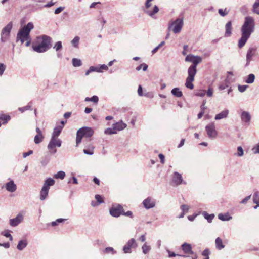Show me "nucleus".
<instances>
[{
    "instance_id": "obj_1",
    "label": "nucleus",
    "mask_w": 259,
    "mask_h": 259,
    "mask_svg": "<svg viewBox=\"0 0 259 259\" xmlns=\"http://www.w3.org/2000/svg\"><path fill=\"white\" fill-rule=\"evenodd\" d=\"M254 19L251 16L245 18V21L241 27V37L238 41V47L242 48L246 44L252 33L254 31Z\"/></svg>"
},
{
    "instance_id": "obj_2",
    "label": "nucleus",
    "mask_w": 259,
    "mask_h": 259,
    "mask_svg": "<svg viewBox=\"0 0 259 259\" xmlns=\"http://www.w3.org/2000/svg\"><path fill=\"white\" fill-rule=\"evenodd\" d=\"M51 38L46 35L37 37L36 42L32 44V49L38 53L45 52L51 48Z\"/></svg>"
},
{
    "instance_id": "obj_3",
    "label": "nucleus",
    "mask_w": 259,
    "mask_h": 259,
    "mask_svg": "<svg viewBox=\"0 0 259 259\" xmlns=\"http://www.w3.org/2000/svg\"><path fill=\"white\" fill-rule=\"evenodd\" d=\"M34 27L32 22H29L26 26L21 29L17 35V41L20 40L21 44L24 43L26 39L30 37V32Z\"/></svg>"
},
{
    "instance_id": "obj_4",
    "label": "nucleus",
    "mask_w": 259,
    "mask_h": 259,
    "mask_svg": "<svg viewBox=\"0 0 259 259\" xmlns=\"http://www.w3.org/2000/svg\"><path fill=\"white\" fill-rule=\"evenodd\" d=\"M94 134V130L89 127H83L79 128L76 134V146L81 142L82 137L90 138Z\"/></svg>"
},
{
    "instance_id": "obj_5",
    "label": "nucleus",
    "mask_w": 259,
    "mask_h": 259,
    "mask_svg": "<svg viewBox=\"0 0 259 259\" xmlns=\"http://www.w3.org/2000/svg\"><path fill=\"white\" fill-rule=\"evenodd\" d=\"M183 19L182 18H178L175 21L171 20L168 23V29L177 34L180 32L183 26Z\"/></svg>"
},
{
    "instance_id": "obj_6",
    "label": "nucleus",
    "mask_w": 259,
    "mask_h": 259,
    "mask_svg": "<svg viewBox=\"0 0 259 259\" xmlns=\"http://www.w3.org/2000/svg\"><path fill=\"white\" fill-rule=\"evenodd\" d=\"M185 61L190 62L193 63L192 65L188 68V71L197 72V66L202 61V58L200 56L190 54L186 56Z\"/></svg>"
},
{
    "instance_id": "obj_7",
    "label": "nucleus",
    "mask_w": 259,
    "mask_h": 259,
    "mask_svg": "<svg viewBox=\"0 0 259 259\" xmlns=\"http://www.w3.org/2000/svg\"><path fill=\"white\" fill-rule=\"evenodd\" d=\"M62 141L59 138L51 137V140L47 146L48 149L52 154H55L57 152L56 147L61 146Z\"/></svg>"
},
{
    "instance_id": "obj_8",
    "label": "nucleus",
    "mask_w": 259,
    "mask_h": 259,
    "mask_svg": "<svg viewBox=\"0 0 259 259\" xmlns=\"http://www.w3.org/2000/svg\"><path fill=\"white\" fill-rule=\"evenodd\" d=\"M12 28V23H8L2 30L1 32V41L5 42L7 41L10 38V34Z\"/></svg>"
},
{
    "instance_id": "obj_9",
    "label": "nucleus",
    "mask_w": 259,
    "mask_h": 259,
    "mask_svg": "<svg viewBox=\"0 0 259 259\" xmlns=\"http://www.w3.org/2000/svg\"><path fill=\"white\" fill-rule=\"evenodd\" d=\"M207 136L211 139H214L218 136V132L215 130V125L214 122H211L207 125L205 127Z\"/></svg>"
},
{
    "instance_id": "obj_10",
    "label": "nucleus",
    "mask_w": 259,
    "mask_h": 259,
    "mask_svg": "<svg viewBox=\"0 0 259 259\" xmlns=\"http://www.w3.org/2000/svg\"><path fill=\"white\" fill-rule=\"evenodd\" d=\"M123 208L120 204L113 205L110 209V214L112 217L118 218L123 213Z\"/></svg>"
},
{
    "instance_id": "obj_11",
    "label": "nucleus",
    "mask_w": 259,
    "mask_h": 259,
    "mask_svg": "<svg viewBox=\"0 0 259 259\" xmlns=\"http://www.w3.org/2000/svg\"><path fill=\"white\" fill-rule=\"evenodd\" d=\"M138 246L136 240L134 238L130 239L123 247L124 253H131L132 248H136Z\"/></svg>"
},
{
    "instance_id": "obj_12",
    "label": "nucleus",
    "mask_w": 259,
    "mask_h": 259,
    "mask_svg": "<svg viewBox=\"0 0 259 259\" xmlns=\"http://www.w3.org/2000/svg\"><path fill=\"white\" fill-rule=\"evenodd\" d=\"M196 74V72L188 71V76L186 80L185 86L186 88L192 90L194 89L193 81L194 80V77Z\"/></svg>"
},
{
    "instance_id": "obj_13",
    "label": "nucleus",
    "mask_w": 259,
    "mask_h": 259,
    "mask_svg": "<svg viewBox=\"0 0 259 259\" xmlns=\"http://www.w3.org/2000/svg\"><path fill=\"white\" fill-rule=\"evenodd\" d=\"M172 182L175 186H179L182 184H186V183L183 181L182 175L178 172L174 173Z\"/></svg>"
},
{
    "instance_id": "obj_14",
    "label": "nucleus",
    "mask_w": 259,
    "mask_h": 259,
    "mask_svg": "<svg viewBox=\"0 0 259 259\" xmlns=\"http://www.w3.org/2000/svg\"><path fill=\"white\" fill-rule=\"evenodd\" d=\"M143 204L146 209H149L155 207L156 201L154 198L148 197L143 201Z\"/></svg>"
},
{
    "instance_id": "obj_15",
    "label": "nucleus",
    "mask_w": 259,
    "mask_h": 259,
    "mask_svg": "<svg viewBox=\"0 0 259 259\" xmlns=\"http://www.w3.org/2000/svg\"><path fill=\"white\" fill-rule=\"evenodd\" d=\"M23 214L19 213L15 218L10 220V225L12 227H16L23 221Z\"/></svg>"
},
{
    "instance_id": "obj_16",
    "label": "nucleus",
    "mask_w": 259,
    "mask_h": 259,
    "mask_svg": "<svg viewBox=\"0 0 259 259\" xmlns=\"http://www.w3.org/2000/svg\"><path fill=\"white\" fill-rule=\"evenodd\" d=\"M256 50L255 48H250L246 54V66H248L252 60V57L254 55V53Z\"/></svg>"
},
{
    "instance_id": "obj_17",
    "label": "nucleus",
    "mask_w": 259,
    "mask_h": 259,
    "mask_svg": "<svg viewBox=\"0 0 259 259\" xmlns=\"http://www.w3.org/2000/svg\"><path fill=\"white\" fill-rule=\"evenodd\" d=\"M6 189L10 192H14L17 189V186L13 180H11L5 184Z\"/></svg>"
},
{
    "instance_id": "obj_18",
    "label": "nucleus",
    "mask_w": 259,
    "mask_h": 259,
    "mask_svg": "<svg viewBox=\"0 0 259 259\" xmlns=\"http://www.w3.org/2000/svg\"><path fill=\"white\" fill-rule=\"evenodd\" d=\"M36 132L37 133V135L34 137V142L35 144H37L42 142L44 139V136L42 135V133L40 129L38 127H36Z\"/></svg>"
},
{
    "instance_id": "obj_19",
    "label": "nucleus",
    "mask_w": 259,
    "mask_h": 259,
    "mask_svg": "<svg viewBox=\"0 0 259 259\" xmlns=\"http://www.w3.org/2000/svg\"><path fill=\"white\" fill-rule=\"evenodd\" d=\"M181 248H182V250L184 251V252L186 254H194V252L192 250L191 245L190 244H188L187 243H184L182 245Z\"/></svg>"
},
{
    "instance_id": "obj_20",
    "label": "nucleus",
    "mask_w": 259,
    "mask_h": 259,
    "mask_svg": "<svg viewBox=\"0 0 259 259\" xmlns=\"http://www.w3.org/2000/svg\"><path fill=\"white\" fill-rule=\"evenodd\" d=\"M126 124L123 122L122 120L117 122L112 125V127L115 130V131H120L125 128L126 127Z\"/></svg>"
},
{
    "instance_id": "obj_21",
    "label": "nucleus",
    "mask_w": 259,
    "mask_h": 259,
    "mask_svg": "<svg viewBox=\"0 0 259 259\" xmlns=\"http://www.w3.org/2000/svg\"><path fill=\"white\" fill-rule=\"evenodd\" d=\"M228 114L229 110L228 109H225L220 113L216 114L214 119L216 120H219L222 119L226 118L228 117Z\"/></svg>"
},
{
    "instance_id": "obj_22",
    "label": "nucleus",
    "mask_w": 259,
    "mask_h": 259,
    "mask_svg": "<svg viewBox=\"0 0 259 259\" xmlns=\"http://www.w3.org/2000/svg\"><path fill=\"white\" fill-rule=\"evenodd\" d=\"M241 118L243 122L249 123L251 119V116L248 112L243 111L241 115Z\"/></svg>"
},
{
    "instance_id": "obj_23",
    "label": "nucleus",
    "mask_w": 259,
    "mask_h": 259,
    "mask_svg": "<svg viewBox=\"0 0 259 259\" xmlns=\"http://www.w3.org/2000/svg\"><path fill=\"white\" fill-rule=\"evenodd\" d=\"M232 34V23L229 21L225 25V37H228L231 36Z\"/></svg>"
},
{
    "instance_id": "obj_24",
    "label": "nucleus",
    "mask_w": 259,
    "mask_h": 259,
    "mask_svg": "<svg viewBox=\"0 0 259 259\" xmlns=\"http://www.w3.org/2000/svg\"><path fill=\"white\" fill-rule=\"evenodd\" d=\"M28 242L26 239H23L19 241L17 248L18 250L21 251L23 250L27 245Z\"/></svg>"
},
{
    "instance_id": "obj_25",
    "label": "nucleus",
    "mask_w": 259,
    "mask_h": 259,
    "mask_svg": "<svg viewBox=\"0 0 259 259\" xmlns=\"http://www.w3.org/2000/svg\"><path fill=\"white\" fill-rule=\"evenodd\" d=\"M253 202L256 204V205L254 206V208L256 209L259 207V191H254L253 196Z\"/></svg>"
},
{
    "instance_id": "obj_26",
    "label": "nucleus",
    "mask_w": 259,
    "mask_h": 259,
    "mask_svg": "<svg viewBox=\"0 0 259 259\" xmlns=\"http://www.w3.org/2000/svg\"><path fill=\"white\" fill-rule=\"evenodd\" d=\"M49 189L42 187L40 193V199L44 200L48 195Z\"/></svg>"
},
{
    "instance_id": "obj_27",
    "label": "nucleus",
    "mask_w": 259,
    "mask_h": 259,
    "mask_svg": "<svg viewBox=\"0 0 259 259\" xmlns=\"http://www.w3.org/2000/svg\"><path fill=\"white\" fill-rule=\"evenodd\" d=\"M62 130V126H57L54 129L53 132L51 137L58 138L61 131Z\"/></svg>"
},
{
    "instance_id": "obj_28",
    "label": "nucleus",
    "mask_w": 259,
    "mask_h": 259,
    "mask_svg": "<svg viewBox=\"0 0 259 259\" xmlns=\"http://www.w3.org/2000/svg\"><path fill=\"white\" fill-rule=\"evenodd\" d=\"M55 184V181L51 178H48L42 187H46L47 189H50V187L54 185Z\"/></svg>"
},
{
    "instance_id": "obj_29",
    "label": "nucleus",
    "mask_w": 259,
    "mask_h": 259,
    "mask_svg": "<svg viewBox=\"0 0 259 259\" xmlns=\"http://www.w3.org/2000/svg\"><path fill=\"white\" fill-rule=\"evenodd\" d=\"M255 76L253 74H249L245 78L244 81L248 84H251L254 82Z\"/></svg>"
},
{
    "instance_id": "obj_30",
    "label": "nucleus",
    "mask_w": 259,
    "mask_h": 259,
    "mask_svg": "<svg viewBox=\"0 0 259 259\" xmlns=\"http://www.w3.org/2000/svg\"><path fill=\"white\" fill-rule=\"evenodd\" d=\"M234 76L233 73L231 71H228L227 72V75L226 77V79L225 80V81H227L228 83L229 84H231L232 82H233L235 81V79L233 78Z\"/></svg>"
},
{
    "instance_id": "obj_31",
    "label": "nucleus",
    "mask_w": 259,
    "mask_h": 259,
    "mask_svg": "<svg viewBox=\"0 0 259 259\" xmlns=\"http://www.w3.org/2000/svg\"><path fill=\"white\" fill-rule=\"evenodd\" d=\"M215 243L217 248L219 250H221L225 247V246L223 244L222 239H221L220 237H218L216 238Z\"/></svg>"
},
{
    "instance_id": "obj_32",
    "label": "nucleus",
    "mask_w": 259,
    "mask_h": 259,
    "mask_svg": "<svg viewBox=\"0 0 259 259\" xmlns=\"http://www.w3.org/2000/svg\"><path fill=\"white\" fill-rule=\"evenodd\" d=\"M218 218L222 221H225L231 220L232 217L230 216L228 213H220L218 215Z\"/></svg>"
},
{
    "instance_id": "obj_33",
    "label": "nucleus",
    "mask_w": 259,
    "mask_h": 259,
    "mask_svg": "<svg viewBox=\"0 0 259 259\" xmlns=\"http://www.w3.org/2000/svg\"><path fill=\"white\" fill-rule=\"evenodd\" d=\"M202 214L204 217V218L207 220L208 222L209 223H211L214 217V214H209L206 211L202 212Z\"/></svg>"
},
{
    "instance_id": "obj_34",
    "label": "nucleus",
    "mask_w": 259,
    "mask_h": 259,
    "mask_svg": "<svg viewBox=\"0 0 259 259\" xmlns=\"http://www.w3.org/2000/svg\"><path fill=\"white\" fill-rule=\"evenodd\" d=\"M171 94L176 97H181L183 95L182 92L178 88H174L171 91Z\"/></svg>"
},
{
    "instance_id": "obj_35",
    "label": "nucleus",
    "mask_w": 259,
    "mask_h": 259,
    "mask_svg": "<svg viewBox=\"0 0 259 259\" xmlns=\"http://www.w3.org/2000/svg\"><path fill=\"white\" fill-rule=\"evenodd\" d=\"M151 247L150 245H148L146 242L142 246V252L144 254H147L150 251Z\"/></svg>"
},
{
    "instance_id": "obj_36",
    "label": "nucleus",
    "mask_w": 259,
    "mask_h": 259,
    "mask_svg": "<svg viewBox=\"0 0 259 259\" xmlns=\"http://www.w3.org/2000/svg\"><path fill=\"white\" fill-rule=\"evenodd\" d=\"M104 253L105 254H110L112 255L115 254L116 253V251L114 249L113 247H108L104 249L103 250Z\"/></svg>"
},
{
    "instance_id": "obj_37",
    "label": "nucleus",
    "mask_w": 259,
    "mask_h": 259,
    "mask_svg": "<svg viewBox=\"0 0 259 259\" xmlns=\"http://www.w3.org/2000/svg\"><path fill=\"white\" fill-rule=\"evenodd\" d=\"M53 177L56 179H60L63 180L65 177V172L63 171H59L55 174Z\"/></svg>"
},
{
    "instance_id": "obj_38",
    "label": "nucleus",
    "mask_w": 259,
    "mask_h": 259,
    "mask_svg": "<svg viewBox=\"0 0 259 259\" xmlns=\"http://www.w3.org/2000/svg\"><path fill=\"white\" fill-rule=\"evenodd\" d=\"M253 12L259 15V0H256L255 2L253 5Z\"/></svg>"
},
{
    "instance_id": "obj_39",
    "label": "nucleus",
    "mask_w": 259,
    "mask_h": 259,
    "mask_svg": "<svg viewBox=\"0 0 259 259\" xmlns=\"http://www.w3.org/2000/svg\"><path fill=\"white\" fill-rule=\"evenodd\" d=\"M53 49H54L56 52H59V51L62 49V42L59 41L56 42L53 47Z\"/></svg>"
},
{
    "instance_id": "obj_40",
    "label": "nucleus",
    "mask_w": 259,
    "mask_h": 259,
    "mask_svg": "<svg viewBox=\"0 0 259 259\" xmlns=\"http://www.w3.org/2000/svg\"><path fill=\"white\" fill-rule=\"evenodd\" d=\"M80 40V37L79 36H75L72 40L71 44L75 48L78 47L79 41Z\"/></svg>"
},
{
    "instance_id": "obj_41",
    "label": "nucleus",
    "mask_w": 259,
    "mask_h": 259,
    "mask_svg": "<svg viewBox=\"0 0 259 259\" xmlns=\"http://www.w3.org/2000/svg\"><path fill=\"white\" fill-rule=\"evenodd\" d=\"M104 133L106 135H112V134H116V131H115V130L114 128L113 127L112 128H107L105 129L104 131Z\"/></svg>"
},
{
    "instance_id": "obj_42",
    "label": "nucleus",
    "mask_w": 259,
    "mask_h": 259,
    "mask_svg": "<svg viewBox=\"0 0 259 259\" xmlns=\"http://www.w3.org/2000/svg\"><path fill=\"white\" fill-rule=\"evenodd\" d=\"M72 64L74 67H79L81 65V61L80 59L73 58L72 59Z\"/></svg>"
},
{
    "instance_id": "obj_43",
    "label": "nucleus",
    "mask_w": 259,
    "mask_h": 259,
    "mask_svg": "<svg viewBox=\"0 0 259 259\" xmlns=\"http://www.w3.org/2000/svg\"><path fill=\"white\" fill-rule=\"evenodd\" d=\"M142 68L143 71L147 70L148 68V65L146 64L145 63H142L139 66H137L136 68V70L139 71Z\"/></svg>"
},
{
    "instance_id": "obj_44",
    "label": "nucleus",
    "mask_w": 259,
    "mask_h": 259,
    "mask_svg": "<svg viewBox=\"0 0 259 259\" xmlns=\"http://www.w3.org/2000/svg\"><path fill=\"white\" fill-rule=\"evenodd\" d=\"M230 84L228 83L227 81H225V80L223 83H222V84H221L219 85V89L220 90H225L226 88L229 87L230 86Z\"/></svg>"
},
{
    "instance_id": "obj_45",
    "label": "nucleus",
    "mask_w": 259,
    "mask_h": 259,
    "mask_svg": "<svg viewBox=\"0 0 259 259\" xmlns=\"http://www.w3.org/2000/svg\"><path fill=\"white\" fill-rule=\"evenodd\" d=\"M249 87L248 85H238V90L241 92L243 93L246 91V90Z\"/></svg>"
},
{
    "instance_id": "obj_46",
    "label": "nucleus",
    "mask_w": 259,
    "mask_h": 259,
    "mask_svg": "<svg viewBox=\"0 0 259 259\" xmlns=\"http://www.w3.org/2000/svg\"><path fill=\"white\" fill-rule=\"evenodd\" d=\"M83 153L85 154L92 155L94 153V147H92L89 149H83Z\"/></svg>"
},
{
    "instance_id": "obj_47",
    "label": "nucleus",
    "mask_w": 259,
    "mask_h": 259,
    "mask_svg": "<svg viewBox=\"0 0 259 259\" xmlns=\"http://www.w3.org/2000/svg\"><path fill=\"white\" fill-rule=\"evenodd\" d=\"M237 155L239 157H241L244 154V151H243V148H242L241 146H238L237 147Z\"/></svg>"
},
{
    "instance_id": "obj_48",
    "label": "nucleus",
    "mask_w": 259,
    "mask_h": 259,
    "mask_svg": "<svg viewBox=\"0 0 259 259\" xmlns=\"http://www.w3.org/2000/svg\"><path fill=\"white\" fill-rule=\"evenodd\" d=\"M31 106L30 105H27V106L23 107H19L18 108L19 111H20L21 112H23L25 111L31 109Z\"/></svg>"
},
{
    "instance_id": "obj_49",
    "label": "nucleus",
    "mask_w": 259,
    "mask_h": 259,
    "mask_svg": "<svg viewBox=\"0 0 259 259\" xmlns=\"http://www.w3.org/2000/svg\"><path fill=\"white\" fill-rule=\"evenodd\" d=\"M181 209L183 212L186 213L189 209V206L187 205L183 204L181 206Z\"/></svg>"
},
{
    "instance_id": "obj_50",
    "label": "nucleus",
    "mask_w": 259,
    "mask_h": 259,
    "mask_svg": "<svg viewBox=\"0 0 259 259\" xmlns=\"http://www.w3.org/2000/svg\"><path fill=\"white\" fill-rule=\"evenodd\" d=\"M206 94V91L205 90H200L196 93V95L199 97H204Z\"/></svg>"
},
{
    "instance_id": "obj_51",
    "label": "nucleus",
    "mask_w": 259,
    "mask_h": 259,
    "mask_svg": "<svg viewBox=\"0 0 259 259\" xmlns=\"http://www.w3.org/2000/svg\"><path fill=\"white\" fill-rule=\"evenodd\" d=\"M99 67V70H100V73L103 72V70H108V66L105 64L101 65Z\"/></svg>"
},
{
    "instance_id": "obj_52",
    "label": "nucleus",
    "mask_w": 259,
    "mask_h": 259,
    "mask_svg": "<svg viewBox=\"0 0 259 259\" xmlns=\"http://www.w3.org/2000/svg\"><path fill=\"white\" fill-rule=\"evenodd\" d=\"M6 69V66L3 63H0V76H2Z\"/></svg>"
},
{
    "instance_id": "obj_53",
    "label": "nucleus",
    "mask_w": 259,
    "mask_h": 259,
    "mask_svg": "<svg viewBox=\"0 0 259 259\" xmlns=\"http://www.w3.org/2000/svg\"><path fill=\"white\" fill-rule=\"evenodd\" d=\"M213 89L211 88H209L207 91L206 92V94L207 96L209 97H211L213 95Z\"/></svg>"
},
{
    "instance_id": "obj_54",
    "label": "nucleus",
    "mask_w": 259,
    "mask_h": 259,
    "mask_svg": "<svg viewBox=\"0 0 259 259\" xmlns=\"http://www.w3.org/2000/svg\"><path fill=\"white\" fill-rule=\"evenodd\" d=\"M65 7H59L55 9V14H58L60 13H61L64 9Z\"/></svg>"
},
{
    "instance_id": "obj_55",
    "label": "nucleus",
    "mask_w": 259,
    "mask_h": 259,
    "mask_svg": "<svg viewBox=\"0 0 259 259\" xmlns=\"http://www.w3.org/2000/svg\"><path fill=\"white\" fill-rule=\"evenodd\" d=\"M123 215L127 216L131 218H133V213L131 211H128L126 212H124V210H123V213L122 214Z\"/></svg>"
},
{
    "instance_id": "obj_56",
    "label": "nucleus",
    "mask_w": 259,
    "mask_h": 259,
    "mask_svg": "<svg viewBox=\"0 0 259 259\" xmlns=\"http://www.w3.org/2000/svg\"><path fill=\"white\" fill-rule=\"evenodd\" d=\"M95 199H96L98 204H101L103 202V201L102 200V197L100 195H96Z\"/></svg>"
},
{
    "instance_id": "obj_57",
    "label": "nucleus",
    "mask_w": 259,
    "mask_h": 259,
    "mask_svg": "<svg viewBox=\"0 0 259 259\" xmlns=\"http://www.w3.org/2000/svg\"><path fill=\"white\" fill-rule=\"evenodd\" d=\"M202 254L203 256H205V258H208V259H209V251L208 249H205L202 252Z\"/></svg>"
},
{
    "instance_id": "obj_58",
    "label": "nucleus",
    "mask_w": 259,
    "mask_h": 259,
    "mask_svg": "<svg viewBox=\"0 0 259 259\" xmlns=\"http://www.w3.org/2000/svg\"><path fill=\"white\" fill-rule=\"evenodd\" d=\"M91 70H92V72H97L100 73V70H99V66H91Z\"/></svg>"
},
{
    "instance_id": "obj_59",
    "label": "nucleus",
    "mask_w": 259,
    "mask_h": 259,
    "mask_svg": "<svg viewBox=\"0 0 259 259\" xmlns=\"http://www.w3.org/2000/svg\"><path fill=\"white\" fill-rule=\"evenodd\" d=\"M252 151L254 154L259 153V144L252 148Z\"/></svg>"
},
{
    "instance_id": "obj_60",
    "label": "nucleus",
    "mask_w": 259,
    "mask_h": 259,
    "mask_svg": "<svg viewBox=\"0 0 259 259\" xmlns=\"http://www.w3.org/2000/svg\"><path fill=\"white\" fill-rule=\"evenodd\" d=\"M251 195L245 197L242 201L240 202L241 204H245L250 199Z\"/></svg>"
},
{
    "instance_id": "obj_61",
    "label": "nucleus",
    "mask_w": 259,
    "mask_h": 259,
    "mask_svg": "<svg viewBox=\"0 0 259 259\" xmlns=\"http://www.w3.org/2000/svg\"><path fill=\"white\" fill-rule=\"evenodd\" d=\"M99 98L97 96H93L91 98V101L95 103H97L98 102Z\"/></svg>"
},
{
    "instance_id": "obj_62",
    "label": "nucleus",
    "mask_w": 259,
    "mask_h": 259,
    "mask_svg": "<svg viewBox=\"0 0 259 259\" xmlns=\"http://www.w3.org/2000/svg\"><path fill=\"white\" fill-rule=\"evenodd\" d=\"M0 119L5 120V123H6L8 121H9L10 119V116L3 115V116L0 117Z\"/></svg>"
},
{
    "instance_id": "obj_63",
    "label": "nucleus",
    "mask_w": 259,
    "mask_h": 259,
    "mask_svg": "<svg viewBox=\"0 0 259 259\" xmlns=\"http://www.w3.org/2000/svg\"><path fill=\"white\" fill-rule=\"evenodd\" d=\"M55 3H56V2H54L52 1H51V2L48 3L46 5H45L44 7H46V8L51 7L53 6V5H54L55 4Z\"/></svg>"
},
{
    "instance_id": "obj_64",
    "label": "nucleus",
    "mask_w": 259,
    "mask_h": 259,
    "mask_svg": "<svg viewBox=\"0 0 259 259\" xmlns=\"http://www.w3.org/2000/svg\"><path fill=\"white\" fill-rule=\"evenodd\" d=\"M33 151L30 150L27 152H24L23 153V158H26L27 156H29L33 154Z\"/></svg>"
}]
</instances>
